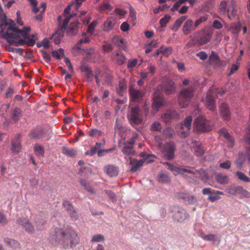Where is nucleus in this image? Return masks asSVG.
I'll return each mask as SVG.
<instances>
[{"instance_id":"nucleus-43","label":"nucleus","mask_w":250,"mask_h":250,"mask_svg":"<svg viewBox=\"0 0 250 250\" xmlns=\"http://www.w3.org/2000/svg\"><path fill=\"white\" fill-rule=\"evenodd\" d=\"M78 24V22H76L70 25V27L67 30V33L69 35L73 36L76 34Z\"/></svg>"},{"instance_id":"nucleus-50","label":"nucleus","mask_w":250,"mask_h":250,"mask_svg":"<svg viewBox=\"0 0 250 250\" xmlns=\"http://www.w3.org/2000/svg\"><path fill=\"white\" fill-rule=\"evenodd\" d=\"M31 6H32V12L36 14L39 11V8L37 7L38 1L37 0H28Z\"/></svg>"},{"instance_id":"nucleus-24","label":"nucleus","mask_w":250,"mask_h":250,"mask_svg":"<svg viewBox=\"0 0 250 250\" xmlns=\"http://www.w3.org/2000/svg\"><path fill=\"white\" fill-rule=\"evenodd\" d=\"M62 154L69 157H75L77 154V151L75 148L63 146L62 147Z\"/></svg>"},{"instance_id":"nucleus-18","label":"nucleus","mask_w":250,"mask_h":250,"mask_svg":"<svg viewBox=\"0 0 250 250\" xmlns=\"http://www.w3.org/2000/svg\"><path fill=\"white\" fill-rule=\"evenodd\" d=\"M129 94L133 102H137L142 99L144 96L145 92L132 87H130L129 88Z\"/></svg>"},{"instance_id":"nucleus-55","label":"nucleus","mask_w":250,"mask_h":250,"mask_svg":"<svg viewBox=\"0 0 250 250\" xmlns=\"http://www.w3.org/2000/svg\"><path fill=\"white\" fill-rule=\"evenodd\" d=\"M184 173H187L188 174H194L195 173L192 170L186 168H179L178 173V174H180L182 175L184 177H186V175H185Z\"/></svg>"},{"instance_id":"nucleus-41","label":"nucleus","mask_w":250,"mask_h":250,"mask_svg":"<svg viewBox=\"0 0 250 250\" xmlns=\"http://www.w3.org/2000/svg\"><path fill=\"white\" fill-rule=\"evenodd\" d=\"M242 28L241 24L240 22L233 23L229 27V30L233 33L237 34Z\"/></svg>"},{"instance_id":"nucleus-32","label":"nucleus","mask_w":250,"mask_h":250,"mask_svg":"<svg viewBox=\"0 0 250 250\" xmlns=\"http://www.w3.org/2000/svg\"><path fill=\"white\" fill-rule=\"evenodd\" d=\"M230 2V6H229V8H230V10H229V12H227L226 14H227L230 20H232L236 15L237 10L236 9V5L234 1L233 0H231Z\"/></svg>"},{"instance_id":"nucleus-57","label":"nucleus","mask_w":250,"mask_h":250,"mask_svg":"<svg viewBox=\"0 0 250 250\" xmlns=\"http://www.w3.org/2000/svg\"><path fill=\"white\" fill-rule=\"evenodd\" d=\"M187 17L186 16H183L178 18L174 23V26L176 27V30L178 29L182 25L184 21L186 20Z\"/></svg>"},{"instance_id":"nucleus-30","label":"nucleus","mask_w":250,"mask_h":250,"mask_svg":"<svg viewBox=\"0 0 250 250\" xmlns=\"http://www.w3.org/2000/svg\"><path fill=\"white\" fill-rule=\"evenodd\" d=\"M81 185L83 187L85 190L90 194H95V192L92 188L90 184L84 179H81L79 181Z\"/></svg>"},{"instance_id":"nucleus-13","label":"nucleus","mask_w":250,"mask_h":250,"mask_svg":"<svg viewBox=\"0 0 250 250\" xmlns=\"http://www.w3.org/2000/svg\"><path fill=\"white\" fill-rule=\"evenodd\" d=\"M221 117L224 120L229 121L231 118V112L228 104L225 103H222L219 107Z\"/></svg>"},{"instance_id":"nucleus-59","label":"nucleus","mask_w":250,"mask_h":250,"mask_svg":"<svg viewBox=\"0 0 250 250\" xmlns=\"http://www.w3.org/2000/svg\"><path fill=\"white\" fill-rule=\"evenodd\" d=\"M188 0H179L174 4L173 7L171 8V11L173 12L177 11L182 4L185 3Z\"/></svg>"},{"instance_id":"nucleus-64","label":"nucleus","mask_w":250,"mask_h":250,"mask_svg":"<svg viewBox=\"0 0 250 250\" xmlns=\"http://www.w3.org/2000/svg\"><path fill=\"white\" fill-rule=\"evenodd\" d=\"M156 46V43L154 41H152L148 44V46L146 47V53L148 54L150 53L153 49V48Z\"/></svg>"},{"instance_id":"nucleus-31","label":"nucleus","mask_w":250,"mask_h":250,"mask_svg":"<svg viewBox=\"0 0 250 250\" xmlns=\"http://www.w3.org/2000/svg\"><path fill=\"white\" fill-rule=\"evenodd\" d=\"M209 63L216 64L219 66L221 65V61L217 54L213 51H212L209 58Z\"/></svg>"},{"instance_id":"nucleus-12","label":"nucleus","mask_w":250,"mask_h":250,"mask_svg":"<svg viewBox=\"0 0 250 250\" xmlns=\"http://www.w3.org/2000/svg\"><path fill=\"white\" fill-rule=\"evenodd\" d=\"M16 223L21 226L26 232L30 234L35 233V229L28 219L25 218H19L17 220Z\"/></svg>"},{"instance_id":"nucleus-58","label":"nucleus","mask_w":250,"mask_h":250,"mask_svg":"<svg viewBox=\"0 0 250 250\" xmlns=\"http://www.w3.org/2000/svg\"><path fill=\"white\" fill-rule=\"evenodd\" d=\"M104 240V236L102 234H97L94 235L91 239L92 242H100Z\"/></svg>"},{"instance_id":"nucleus-38","label":"nucleus","mask_w":250,"mask_h":250,"mask_svg":"<svg viewBox=\"0 0 250 250\" xmlns=\"http://www.w3.org/2000/svg\"><path fill=\"white\" fill-rule=\"evenodd\" d=\"M219 12L221 14L226 15L227 12L230 10V8L228 7L227 3L226 1H222L219 6Z\"/></svg>"},{"instance_id":"nucleus-48","label":"nucleus","mask_w":250,"mask_h":250,"mask_svg":"<svg viewBox=\"0 0 250 250\" xmlns=\"http://www.w3.org/2000/svg\"><path fill=\"white\" fill-rule=\"evenodd\" d=\"M88 134L92 137H98L102 135V131L97 129H92L88 132Z\"/></svg>"},{"instance_id":"nucleus-14","label":"nucleus","mask_w":250,"mask_h":250,"mask_svg":"<svg viewBox=\"0 0 250 250\" xmlns=\"http://www.w3.org/2000/svg\"><path fill=\"white\" fill-rule=\"evenodd\" d=\"M63 206L66 208L68 213L72 220H76L78 219L79 216L76 209L72 204L67 200H64L62 203Z\"/></svg>"},{"instance_id":"nucleus-63","label":"nucleus","mask_w":250,"mask_h":250,"mask_svg":"<svg viewBox=\"0 0 250 250\" xmlns=\"http://www.w3.org/2000/svg\"><path fill=\"white\" fill-rule=\"evenodd\" d=\"M170 17L168 15L165 16L160 20V23L162 26H166V24L169 21Z\"/></svg>"},{"instance_id":"nucleus-61","label":"nucleus","mask_w":250,"mask_h":250,"mask_svg":"<svg viewBox=\"0 0 250 250\" xmlns=\"http://www.w3.org/2000/svg\"><path fill=\"white\" fill-rule=\"evenodd\" d=\"M96 26L97 22L96 21H93L89 25L87 32L91 35L93 34V30Z\"/></svg>"},{"instance_id":"nucleus-1","label":"nucleus","mask_w":250,"mask_h":250,"mask_svg":"<svg viewBox=\"0 0 250 250\" xmlns=\"http://www.w3.org/2000/svg\"><path fill=\"white\" fill-rule=\"evenodd\" d=\"M55 240L64 248L69 246L71 248L79 243V238L75 230L70 226H67L62 229L56 228L54 231Z\"/></svg>"},{"instance_id":"nucleus-22","label":"nucleus","mask_w":250,"mask_h":250,"mask_svg":"<svg viewBox=\"0 0 250 250\" xmlns=\"http://www.w3.org/2000/svg\"><path fill=\"white\" fill-rule=\"evenodd\" d=\"M104 171L110 177H115L119 173V167L113 165H108L104 167Z\"/></svg>"},{"instance_id":"nucleus-4","label":"nucleus","mask_w":250,"mask_h":250,"mask_svg":"<svg viewBox=\"0 0 250 250\" xmlns=\"http://www.w3.org/2000/svg\"><path fill=\"white\" fill-rule=\"evenodd\" d=\"M194 129L199 132L209 131L211 129V122L203 116H199L194 122Z\"/></svg>"},{"instance_id":"nucleus-20","label":"nucleus","mask_w":250,"mask_h":250,"mask_svg":"<svg viewBox=\"0 0 250 250\" xmlns=\"http://www.w3.org/2000/svg\"><path fill=\"white\" fill-rule=\"evenodd\" d=\"M21 135L17 134L14 140L11 141V150L15 154L20 152L21 148V141L20 140Z\"/></svg>"},{"instance_id":"nucleus-47","label":"nucleus","mask_w":250,"mask_h":250,"mask_svg":"<svg viewBox=\"0 0 250 250\" xmlns=\"http://www.w3.org/2000/svg\"><path fill=\"white\" fill-rule=\"evenodd\" d=\"M162 128L161 124L157 121L154 122L150 127V130L152 131H160Z\"/></svg>"},{"instance_id":"nucleus-28","label":"nucleus","mask_w":250,"mask_h":250,"mask_svg":"<svg viewBox=\"0 0 250 250\" xmlns=\"http://www.w3.org/2000/svg\"><path fill=\"white\" fill-rule=\"evenodd\" d=\"M22 116V111L18 107H15L11 111V118L15 122H17Z\"/></svg>"},{"instance_id":"nucleus-56","label":"nucleus","mask_w":250,"mask_h":250,"mask_svg":"<svg viewBox=\"0 0 250 250\" xmlns=\"http://www.w3.org/2000/svg\"><path fill=\"white\" fill-rule=\"evenodd\" d=\"M194 150L195 154L197 156H201L205 153V150L201 146H194Z\"/></svg>"},{"instance_id":"nucleus-23","label":"nucleus","mask_w":250,"mask_h":250,"mask_svg":"<svg viewBox=\"0 0 250 250\" xmlns=\"http://www.w3.org/2000/svg\"><path fill=\"white\" fill-rule=\"evenodd\" d=\"M44 134V131L42 128H37L32 130L29 134L30 138L38 139L41 138Z\"/></svg>"},{"instance_id":"nucleus-17","label":"nucleus","mask_w":250,"mask_h":250,"mask_svg":"<svg viewBox=\"0 0 250 250\" xmlns=\"http://www.w3.org/2000/svg\"><path fill=\"white\" fill-rule=\"evenodd\" d=\"M179 118V114L175 110H168L162 115L163 121L167 124H169L172 120H177Z\"/></svg>"},{"instance_id":"nucleus-21","label":"nucleus","mask_w":250,"mask_h":250,"mask_svg":"<svg viewBox=\"0 0 250 250\" xmlns=\"http://www.w3.org/2000/svg\"><path fill=\"white\" fill-rule=\"evenodd\" d=\"M164 92L167 95L174 93L176 91L175 83L171 80H168L163 85Z\"/></svg>"},{"instance_id":"nucleus-51","label":"nucleus","mask_w":250,"mask_h":250,"mask_svg":"<svg viewBox=\"0 0 250 250\" xmlns=\"http://www.w3.org/2000/svg\"><path fill=\"white\" fill-rule=\"evenodd\" d=\"M216 179L220 184L227 183L228 181V177L222 174H219L217 175Z\"/></svg>"},{"instance_id":"nucleus-33","label":"nucleus","mask_w":250,"mask_h":250,"mask_svg":"<svg viewBox=\"0 0 250 250\" xmlns=\"http://www.w3.org/2000/svg\"><path fill=\"white\" fill-rule=\"evenodd\" d=\"M45 221L44 219L41 215L36 216L35 219V223L36 226V229L41 230L42 229L43 225L45 224Z\"/></svg>"},{"instance_id":"nucleus-2","label":"nucleus","mask_w":250,"mask_h":250,"mask_svg":"<svg viewBox=\"0 0 250 250\" xmlns=\"http://www.w3.org/2000/svg\"><path fill=\"white\" fill-rule=\"evenodd\" d=\"M194 91L195 88L192 86L181 90L178 101L181 107L184 108L189 104L194 96Z\"/></svg>"},{"instance_id":"nucleus-39","label":"nucleus","mask_w":250,"mask_h":250,"mask_svg":"<svg viewBox=\"0 0 250 250\" xmlns=\"http://www.w3.org/2000/svg\"><path fill=\"white\" fill-rule=\"evenodd\" d=\"M4 242L11 247L16 249L20 248V243L16 240L10 239L9 238H5Z\"/></svg>"},{"instance_id":"nucleus-46","label":"nucleus","mask_w":250,"mask_h":250,"mask_svg":"<svg viewBox=\"0 0 250 250\" xmlns=\"http://www.w3.org/2000/svg\"><path fill=\"white\" fill-rule=\"evenodd\" d=\"M224 137L227 140L228 145L229 147H232L234 145V141L228 133H225L223 134Z\"/></svg>"},{"instance_id":"nucleus-5","label":"nucleus","mask_w":250,"mask_h":250,"mask_svg":"<svg viewBox=\"0 0 250 250\" xmlns=\"http://www.w3.org/2000/svg\"><path fill=\"white\" fill-rule=\"evenodd\" d=\"M76 16V14L73 13L67 16L63 20L62 25L58 28V30L52 35L51 39H54V42L56 44L60 43L64 35V32L67 29V26L71 17Z\"/></svg>"},{"instance_id":"nucleus-9","label":"nucleus","mask_w":250,"mask_h":250,"mask_svg":"<svg viewBox=\"0 0 250 250\" xmlns=\"http://www.w3.org/2000/svg\"><path fill=\"white\" fill-rule=\"evenodd\" d=\"M170 212L172 213L173 219L178 222H183L188 217L186 211L179 206H173L170 208Z\"/></svg>"},{"instance_id":"nucleus-49","label":"nucleus","mask_w":250,"mask_h":250,"mask_svg":"<svg viewBox=\"0 0 250 250\" xmlns=\"http://www.w3.org/2000/svg\"><path fill=\"white\" fill-rule=\"evenodd\" d=\"M211 39V36L208 34L198 40L197 42L200 45H203L208 42Z\"/></svg>"},{"instance_id":"nucleus-42","label":"nucleus","mask_w":250,"mask_h":250,"mask_svg":"<svg viewBox=\"0 0 250 250\" xmlns=\"http://www.w3.org/2000/svg\"><path fill=\"white\" fill-rule=\"evenodd\" d=\"M114 25V21L109 19L106 20L104 24V30L105 31H109L111 30Z\"/></svg>"},{"instance_id":"nucleus-40","label":"nucleus","mask_w":250,"mask_h":250,"mask_svg":"<svg viewBox=\"0 0 250 250\" xmlns=\"http://www.w3.org/2000/svg\"><path fill=\"white\" fill-rule=\"evenodd\" d=\"M90 41V38L86 36V33H83L82 34V38L79 41L77 44L75 45V47H76L78 49H80L81 47L80 45L82 43H86L89 42Z\"/></svg>"},{"instance_id":"nucleus-34","label":"nucleus","mask_w":250,"mask_h":250,"mask_svg":"<svg viewBox=\"0 0 250 250\" xmlns=\"http://www.w3.org/2000/svg\"><path fill=\"white\" fill-rule=\"evenodd\" d=\"M170 180L169 176L166 173L160 172L158 175L157 180L160 183H168Z\"/></svg>"},{"instance_id":"nucleus-62","label":"nucleus","mask_w":250,"mask_h":250,"mask_svg":"<svg viewBox=\"0 0 250 250\" xmlns=\"http://www.w3.org/2000/svg\"><path fill=\"white\" fill-rule=\"evenodd\" d=\"M102 48L104 52H110L113 49V46L109 43L104 44Z\"/></svg>"},{"instance_id":"nucleus-7","label":"nucleus","mask_w":250,"mask_h":250,"mask_svg":"<svg viewBox=\"0 0 250 250\" xmlns=\"http://www.w3.org/2000/svg\"><path fill=\"white\" fill-rule=\"evenodd\" d=\"M127 117L132 125L140 124L143 121L142 110L137 106L130 108V111Z\"/></svg>"},{"instance_id":"nucleus-25","label":"nucleus","mask_w":250,"mask_h":250,"mask_svg":"<svg viewBox=\"0 0 250 250\" xmlns=\"http://www.w3.org/2000/svg\"><path fill=\"white\" fill-rule=\"evenodd\" d=\"M194 29V27H193L192 21L190 19L187 20L183 27V33L186 35H188Z\"/></svg>"},{"instance_id":"nucleus-11","label":"nucleus","mask_w":250,"mask_h":250,"mask_svg":"<svg viewBox=\"0 0 250 250\" xmlns=\"http://www.w3.org/2000/svg\"><path fill=\"white\" fill-rule=\"evenodd\" d=\"M176 197L179 200H182L184 203L188 205H193L197 201L195 196L190 194L187 191L177 192L176 193Z\"/></svg>"},{"instance_id":"nucleus-52","label":"nucleus","mask_w":250,"mask_h":250,"mask_svg":"<svg viewBox=\"0 0 250 250\" xmlns=\"http://www.w3.org/2000/svg\"><path fill=\"white\" fill-rule=\"evenodd\" d=\"M112 42L119 47L123 49L124 48L123 44L124 43V41L122 38L114 37L112 39Z\"/></svg>"},{"instance_id":"nucleus-44","label":"nucleus","mask_w":250,"mask_h":250,"mask_svg":"<svg viewBox=\"0 0 250 250\" xmlns=\"http://www.w3.org/2000/svg\"><path fill=\"white\" fill-rule=\"evenodd\" d=\"M236 175L237 178L241 181L245 182H250V179L244 173L237 171L236 172Z\"/></svg>"},{"instance_id":"nucleus-37","label":"nucleus","mask_w":250,"mask_h":250,"mask_svg":"<svg viewBox=\"0 0 250 250\" xmlns=\"http://www.w3.org/2000/svg\"><path fill=\"white\" fill-rule=\"evenodd\" d=\"M113 59L119 65L123 64L125 62V57L118 52L113 54Z\"/></svg>"},{"instance_id":"nucleus-29","label":"nucleus","mask_w":250,"mask_h":250,"mask_svg":"<svg viewBox=\"0 0 250 250\" xmlns=\"http://www.w3.org/2000/svg\"><path fill=\"white\" fill-rule=\"evenodd\" d=\"M121 150L125 155L129 157L135 155L136 153L134 150L133 146H128L124 144H123Z\"/></svg>"},{"instance_id":"nucleus-8","label":"nucleus","mask_w":250,"mask_h":250,"mask_svg":"<svg viewBox=\"0 0 250 250\" xmlns=\"http://www.w3.org/2000/svg\"><path fill=\"white\" fill-rule=\"evenodd\" d=\"M176 145L173 142H167L162 147V153L167 160H172L175 158Z\"/></svg>"},{"instance_id":"nucleus-53","label":"nucleus","mask_w":250,"mask_h":250,"mask_svg":"<svg viewBox=\"0 0 250 250\" xmlns=\"http://www.w3.org/2000/svg\"><path fill=\"white\" fill-rule=\"evenodd\" d=\"M164 134L166 137L172 138L175 134V131L170 127H167L164 130Z\"/></svg>"},{"instance_id":"nucleus-36","label":"nucleus","mask_w":250,"mask_h":250,"mask_svg":"<svg viewBox=\"0 0 250 250\" xmlns=\"http://www.w3.org/2000/svg\"><path fill=\"white\" fill-rule=\"evenodd\" d=\"M33 150L35 155L38 157H43L44 153V148L39 144H35Z\"/></svg>"},{"instance_id":"nucleus-60","label":"nucleus","mask_w":250,"mask_h":250,"mask_svg":"<svg viewBox=\"0 0 250 250\" xmlns=\"http://www.w3.org/2000/svg\"><path fill=\"white\" fill-rule=\"evenodd\" d=\"M42 56L44 60L47 62L49 63L51 61V56L49 53L44 51H41Z\"/></svg>"},{"instance_id":"nucleus-35","label":"nucleus","mask_w":250,"mask_h":250,"mask_svg":"<svg viewBox=\"0 0 250 250\" xmlns=\"http://www.w3.org/2000/svg\"><path fill=\"white\" fill-rule=\"evenodd\" d=\"M127 85L124 80L119 82L118 87L117 89V93L121 96H123L125 92Z\"/></svg>"},{"instance_id":"nucleus-6","label":"nucleus","mask_w":250,"mask_h":250,"mask_svg":"<svg viewBox=\"0 0 250 250\" xmlns=\"http://www.w3.org/2000/svg\"><path fill=\"white\" fill-rule=\"evenodd\" d=\"M161 87L158 86L154 93L153 101L152 104V111L154 113L157 112L160 107L164 106L166 104V101L161 95L160 89Z\"/></svg>"},{"instance_id":"nucleus-19","label":"nucleus","mask_w":250,"mask_h":250,"mask_svg":"<svg viewBox=\"0 0 250 250\" xmlns=\"http://www.w3.org/2000/svg\"><path fill=\"white\" fill-rule=\"evenodd\" d=\"M205 104L209 110L213 111L216 109L215 100L210 92L207 93Z\"/></svg>"},{"instance_id":"nucleus-3","label":"nucleus","mask_w":250,"mask_h":250,"mask_svg":"<svg viewBox=\"0 0 250 250\" xmlns=\"http://www.w3.org/2000/svg\"><path fill=\"white\" fill-rule=\"evenodd\" d=\"M5 25H8L7 31L4 33L3 37L7 40L9 42H13L14 39L18 38L17 33H21L25 34L24 31L14 27L15 25V22L11 20H9L8 21L5 22Z\"/></svg>"},{"instance_id":"nucleus-26","label":"nucleus","mask_w":250,"mask_h":250,"mask_svg":"<svg viewBox=\"0 0 250 250\" xmlns=\"http://www.w3.org/2000/svg\"><path fill=\"white\" fill-rule=\"evenodd\" d=\"M104 144L100 142L96 143L93 147H92L91 149L85 152V154L86 155H89L90 156H93L98 151L101 149V148L103 147Z\"/></svg>"},{"instance_id":"nucleus-54","label":"nucleus","mask_w":250,"mask_h":250,"mask_svg":"<svg viewBox=\"0 0 250 250\" xmlns=\"http://www.w3.org/2000/svg\"><path fill=\"white\" fill-rule=\"evenodd\" d=\"M163 164L164 165H166L167 166V169L172 172H176L177 173H178L179 167H177L174 166L172 164H171L168 162H164L163 163Z\"/></svg>"},{"instance_id":"nucleus-10","label":"nucleus","mask_w":250,"mask_h":250,"mask_svg":"<svg viewBox=\"0 0 250 250\" xmlns=\"http://www.w3.org/2000/svg\"><path fill=\"white\" fill-rule=\"evenodd\" d=\"M192 118L191 116L187 117L184 122L181 123V128L179 133L182 138H186L188 135L189 131L191 128Z\"/></svg>"},{"instance_id":"nucleus-45","label":"nucleus","mask_w":250,"mask_h":250,"mask_svg":"<svg viewBox=\"0 0 250 250\" xmlns=\"http://www.w3.org/2000/svg\"><path fill=\"white\" fill-rule=\"evenodd\" d=\"M129 17L133 24H135L137 21L136 12L131 6H129Z\"/></svg>"},{"instance_id":"nucleus-27","label":"nucleus","mask_w":250,"mask_h":250,"mask_svg":"<svg viewBox=\"0 0 250 250\" xmlns=\"http://www.w3.org/2000/svg\"><path fill=\"white\" fill-rule=\"evenodd\" d=\"M198 236L202 238L204 240L207 241H217V236L213 234L206 235L204 233L202 229H200L198 231Z\"/></svg>"},{"instance_id":"nucleus-16","label":"nucleus","mask_w":250,"mask_h":250,"mask_svg":"<svg viewBox=\"0 0 250 250\" xmlns=\"http://www.w3.org/2000/svg\"><path fill=\"white\" fill-rule=\"evenodd\" d=\"M229 193L232 195L240 194L244 198H250V193L241 186H234L229 189Z\"/></svg>"},{"instance_id":"nucleus-15","label":"nucleus","mask_w":250,"mask_h":250,"mask_svg":"<svg viewBox=\"0 0 250 250\" xmlns=\"http://www.w3.org/2000/svg\"><path fill=\"white\" fill-rule=\"evenodd\" d=\"M125 159L126 162L132 166L130 169L131 172L137 171L140 167L143 166L144 163V161L143 160L137 161V160L132 158L131 157H128V158L126 157Z\"/></svg>"}]
</instances>
